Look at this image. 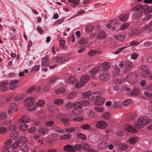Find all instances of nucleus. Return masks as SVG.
Instances as JSON below:
<instances>
[{
    "mask_svg": "<svg viewBox=\"0 0 152 152\" xmlns=\"http://www.w3.org/2000/svg\"><path fill=\"white\" fill-rule=\"evenodd\" d=\"M114 37L117 39L122 41L125 38V36L123 34H118L115 36Z\"/></svg>",
    "mask_w": 152,
    "mask_h": 152,
    "instance_id": "27",
    "label": "nucleus"
},
{
    "mask_svg": "<svg viewBox=\"0 0 152 152\" xmlns=\"http://www.w3.org/2000/svg\"><path fill=\"white\" fill-rule=\"evenodd\" d=\"M134 118V115L132 114H129L128 115L127 117H126V120L128 121H132L133 120Z\"/></svg>",
    "mask_w": 152,
    "mask_h": 152,
    "instance_id": "61",
    "label": "nucleus"
},
{
    "mask_svg": "<svg viewBox=\"0 0 152 152\" xmlns=\"http://www.w3.org/2000/svg\"><path fill=\"white\" fill-rule=\"evenodd\" d=\"M29 120V119L26 116L24 115L21 117L19 120V121L23 123H26L28 122Z\"/></svg>",
    "mask_w": 152,
    "mask_h": 152,
    "instance_id": "22",
    "label": "nucleus"
},
{
    "mask_svg": "<svg viewBox=\"0 0 152 152\" xmlns=\"http://www.w3.org/2000/svg\"><path fill=\"white\" fill-rule=\"evenodd\" d=\"M125 66L126 68V69L123 71V73H125L127 72L128 71L131 69L132 68L133 64L132 62L128 60H126L125 61Z\"/></svg>",
    "mask_w": 152,
    "mask_h": 152,
    "instance_id": "7",
    "label": "nucleus"
},
{
    "mask_svg": "<svg viewBox=\"0 0 152 152\" xmlns=\"http://www.w3.org/2000/svg\"><path fill=\"white\" fill-rule=\"evenodd\" d=\"M48 110L49 112H53L55 111L58 110V108L56 106L51 105L49 107Z\"/></svg>",
    "mask_w": 152,
    "mask_h": 152,
    "instance_id": "29",
    "label": "nucleus"
},
{
    "mask_svg": "<svg viewBox=\"0 0 152 152\" xmlns=\"http://www.w3.org/2000/svg\"><path fill=\"white\" fill-rule=\"evenodd\" d=\"M5 113L3 112L0 113V120H3L5 119L7 117Z\"/></svg>",
    "mask_w": 152,
    "mask_h": 152,
    "instance_id": "62",
    "label": "nucleus"
},
{
    "mask_svg": "<svg viewBox=\"0 0 152 152\" xmlns=\"http://www.w3.org/2000/svg\"><path fill=\"white\" fill-rule=\"evenodd\" d=\"M88 139L89 141L92 143H96L98 142L96 138L92 134H91L89 136Z\"/></svg>",
    "mask_w": 152,
    "mask_h": 152,
    "instance_id": "19",
    "label": "nucleus"
},
{
    "mask_svg": "<svg viewBox=\"0 0 152 152\" xmlns=\"http://www.w3.org/2000/svg\"><path fill=\"white\" fill-rule=\"evenodd\" d=\"M72 121L79 122H81L83 121V117L80 116L72 118Z\"/></svg>",
    "mask_w": 152,
    "mask_h": 152,
    "instance_id": "38",
    "label": "nucleus"
},
{
    "mask_svg": "<svg viewBox=\"0 0 152 152\" xmlns=\"http://www.w3.org/2000/svg\"><path fill=\"white\" fill-rule=\"evenodd\" d=\"M55 92L57 94H59L61 93H62V95L63 96H64L66 94V93L65 92V89L63 88L57 89L56 90Z\"/></svg>",
    "mask_w": 152,
    "mask_h": 152,
    "instance_id": "30",
    "label": "nucleus"
},
{
    "mask_svg": "<svg viewBox=\"0 0 152 152\" xmlns=\"http://www.w3.org/2000/svg\"><path fill=\"white\" fill-rule=\"evenodd\" d=\"M97 114L96 113H94L93 111L90 110L89 111L88 115L90 117H96Z\"/></svg>",
    "mask_w": 152,
    "mask_h": 152,
    "instance_id": "41",
    "label": "nucleus"
},
{
    "mask_svg": "<svg viewBox=\"0 0 152 152\" xmlns=\"http://www.w3.org/2000/svg\"><path fill=\"white\" fill-rule=\"evenodd\" d=\"M52 129L54 130V132L59 133L61 134H63L64 133V130L61 129L60 127L57 126H53Z\"/></svg>",
    "mask_w": 152,
    "mask_h": 152,
    "instance_id": "17",
    "label": "nucleus"
},
{
    "mask_svg": "<svg viewBox=\"0 0 152 152\" xmlns=\"http://www.w3.org/2000/svg\"><path fill=\"white\" fill-rule=\"evenodd\" d=\"M145 10V12L146 13H149L152 12V7H151L147 6L145 9L144 8Z\"/></svg>",
    "mask_w": 152,
    "mask_h": 152,
    "instance_id": "55",
    "label": "nucleus"
},
{
    "mask_svg": "<svg viewBox=\"0 0 152 152\" xmlns=\"http://www.w3.org/2000/svg\"><path fill=\"white\" fill-rule=\"evenodd\" d=\"M75 104L73 103L69 102L65 104V107L67 109H69L72 108H74Z\"/></svg>",
    "mask_w": 152,
    "mask_h": 152,
    "instance_id": "39",
    "label": "nucleus"
},
{
    "mask_svg": "<svg viewBox=\"0 0 152 152\" xmlns=\"http://www.w3.org/2000/svg\"><path fill=\"white\" fill-rule=\"evenodd\" d=\"M71 137V135L69 134H66L61 136V139L62 140H65L70 139Z\"/></svg>",
    "mask_w": 152,
    "mask_h": 152,
    "instance_id": "45",
    "label": "nucleus"
},
{
    "mask_svg": "<svg viewBox=\"0 0 152 152\" xmlns=\"http://www.w3.org/2000/svg\"><path fill=\"white\" fill-rule=\"evenodd\" d=\"M57 79V77L55 76L52 77L50 78L49 79V82L50 83H53L55 82Z\"/></svg>",
    "mask_w": 152,
    "mask_h": 152,
    "instance_id": "64",
    "label": "nucleus"
},
{
    "mask_svg": "<svg viewBox=\"0 0 152 152\" xmlns=\"http://www.w3.org/2000/svg\"><path fill=\"white\" fill-rule=\"evenodd\" d=\"M48 129L47 127H44L41 128L39 131V133L42 134H44L47 133L48 131Z\"/></svg>",
    "mask_w": 152,
    "mask_h": 152,
    "instance_id": "33",
    "label": "nucleus"
},
{
    "mask_svg": "<svg viewBox=\"0 0 152 152\" xmlns=\"http://www.w3.org/2000/svg\"><path fill=\"white\" fill-rule=\"evenodd\" d=\"M76 150H78L80 149L88 150L90 149V146L87 143H83L81 144H77L75 145Z\"/></svg>",
    "mask_w": 152,
    "mask_h": 152,
    "instance_id": "6",
    "label": "nucleus"
},
{
    "mask_svg": "<svg viewBox=\"0 0 152 152\" xmlns=\"http://www.w3.org/2000/svg\"><path fill=\"white\" fill-rule=\"evenodd\" d=\"M75 149V146L73 147L69 145H66L64 148V150L69 152H74Z\"/></svg>",
    "mask_w": 152,
    "mask_h": 152,
    "instance_id": "14",
    "label": "nucleus"
},
{
    "mask_svg": "<svg viewBox=\"0 0 152 152\" xmlns=\"http://www.w3.org/2000/svg\"><path fill=\"white\" fill-rule=\"evenodd\" d=\"M109 77V74L108 73H103L99 76V79L101 81L105 82L108 80Z\"/></svg>",
    "mask_w": 152,
    "mask_h": 152,
    "instance_id": "8",
    "label": "nucleus"
},
{
    "mask_svg": "<svg viewBox=\"0 0 152 152\" xmlns=\"http://www.w3.org/2000/svg\"><path fill=\"white\" fill-rule=\"evenodd\" d=\"M128 18V16L126 15H121L119 17V20L122 21H126Z\"/></svg>",
    "mask_w": 152,
    "mask_h": 152,
    "instance_id": "37",
    "label": "nucleus"
},
{
    "mask_svg": "<svg viewBox=\"0 0 152 152\" xmlns=\"http://www.w3.org/2000/svg\"><path fill=\"white\" fill-rule=\"evenodd\" d=\"M96 126L99 129H104L107 126V124L104 121H100L97 122Z\"/></svg>",
    "mask_w": 152,
    "mask_h": 152,
    "instance_id": "15",
    "label": "nucleus"
},
{
    "mask_svg": "<svg viewBox=\"0 0 152 152\" xmlns=\"http://www.w3.org/2000/svg\"><path fill=\"white\" fill-rule=\"evenodd\" d=\"M149 122V120L146 118L141 117L138 119L137 122L134 124V126L136 129H140L142 127L143 125L148 124Z\"/></svg>",
    "mask_w": 152,
    "mask_h": 152,
    "instance_id": "1",
    "label": "nucleus"
},
{
    "mask_svg": "<svg viewBox=\"0 0 152 152\" xmlns=\"http://www.w3.org/2000/svg\"><path fill=\"white\" fill-rule=\"evenodd\" d=\"M76 93L75 92H72L69 94L67 96V98L69 99H71L75 96Z\"/></svg>",
    "mask_w": 152,
    "mask_h": 152,
    "instance_id": "47",
    "label": "nucleus"
},
{
    "mask_svg": "<svg viewBox=\"0 0 152 152\" xmlns=\"http://www.w3.org/2000/svg\"><path fill=\"white\" fill-rule=\"evenodd\" d=\"M28 126L27 124L24 123H21L19 126V129L22 131H25L27 129Z\"/></svg>",
    "mask_w": 152,
    "mask_h": 152,
    "instance_id": "32",
    "label": "nucleus"
},
{
    "mask_svg": "<svg viewBox=\"0 0 152 152\" xmlns=\"http://www.w3.org/2000/svg\"><path fill=\"white\" fill-rule=\"evenodd\" d=\"M108 146V144L105 142H102L99 143L97 145L98 148L103 149L106 148Z\"/></svg>",
    "mask_w": 152,
    "mask_h": 152,
    "instance_id": "20",
    "label": "nucleus"
},
{
    "mask_svg": "<svg viewBox=\"0 0 152 152\" xmlns=\"http://www.w3.org/2000/svg\"><path fill=\"white\" fill-rule=\"evenodd\" d=\"M88 41V38H82L80 40L79 43L80 44L84 45L86 44Z\"/></svg>",
    "mask_w": 152,
    "mask_h": 152,
    "instance_id": "35",
    "label": "nucleus"
},
{
    "mask_svg": "<svg viewBox=\"0 0 152 152\" xmlns=\"http://www.w3.org/2000/svg\"><path fill=\"white\" fill-rule=\"evenodd\" d=\"M138 78L137 74L135 72H133L127 76L126 80L129 83L132 85L137 82Z\"/></svg>",
    "mask_w": 152,
    "mask_h": 152,
    "instance_id": "2",
    "label": "nucleus"
},
{
    "mask_svg": "<svg viewBox=\"0 0 152 152\" xmlns=\"http://www.w3.org/2000/svg\"><path fill=\"white\" fill-rule=\"evenodd\" d=\"M17 128L16 125H12L9 126V129L11 131H14L16 130Z\"/></svg>",
    "mask_w": 152,
    "mask_h": 152,
    "instance_id": "51",
    "label": "nucleus"
},
{
    "mask_svg": "<svg viewBox=\"0 0 152 152\" xmlns=\"http://www.w3.org/2000/svg\"><path fill=\"white\" fill-rule=\"evenodd\" d=\"M117 134L118 136H122L124 134V132L123 130L120 129H119L117 131Z\"/></svg>",
    "mask_w": 152,
    "mask_h": 152,
    "instance_id": "59",
    "label": "nucleus"
},
{
    "mask_svg": "<svg viewBox=\"0 0 152 152\" xmlns=\"http://www.w3.org/2000/svg\"><path fill=\"white\" fill-rule=\"evenodd\" d=\"M127 146L125 144H122L120 145V148L121 150H124L127 148Z\"/></svg>",
    "mask_w": 152,
    "mask_h": 152,
    "instance_id": "58",
    "label": "nucleus"
},
{
    "mask_svg": "<svg viewBox=\"0 0 152 152\" xmlns=\"http://www.w3.org/2000/svg\"><path fill=\"white\" fill-rule=\"evenodd\" d=\"M141 69L142 71L146 72H148L149 70L148 67L144 65H143L141 66Z\"/></svg>",
    "mask_w": 152,
    "mask_h": 152,
    "instance_id": "52",
    "label": "nucleus"
},
{
    "mask_svg": "<svg viewBox=\"0 0 152 152\" xmlns=\"http://www.w3.org/2000/svg\"><path fill=\"white\" fill-rule=\"evenodd\" d=\"M96 36L99 39H103L106 37V35L105 32L101 31L98 33Z\"/></svg>",
    "mask_w": 152,
    "mask_h": 152,
    "instance_id": "18",
    "label": "nucleus"
},
{
    "mask_svg": "<svg viewBox=\"0 0 152 152\" xmlns=\"http://www.w3.org/2000/svg\"><path fill=\"white\" fill-rule=\"evenodd\" d=\"M124 129L126 131L130 133H136L137 132V130L132 126L128 124H126L124 126Z\"/></svg>",
    "mask_w": 152,
    "mask_h": 152,
    "instance_id": "9",
    "label": "nucleus"
},
{
    "mask_svg": "<svg viewBox=\"0 0 152 152\" xmlns=\"http://www.w3.org/2000/svg\"><path fill=\"white\" fill-rule=\"evenodd\" d=\"M18 141L20 143V142H22V143H25L27 142V139L26 138L24 137H20L18 138Z\"/></svg>",
    "mask_w": 152,
    "mask_h": 152,
    "instance_id": "36",
    "label": "nucleus"
},
{
    "mask_svg": "<svg viewBox=\"0 0 152 152\" xmlns=\"http://www.w3.org/2000/svg\"><path fill=\"white\" fill-rule=\"evenodd\" d=\"M20 148L24 152H27L28 149V146L26 144H23L20 145Z\"/></svg>",
    "mask_w": 152,
    "mask_h": 152,
    "instance_id": "25",
    "label": "nucleus"
},
{
    "mask_svg": "<svg viewBox=\"0 0 152 152\" xmlns=\"http://www.w3.org/2000/svg\"><path fill=\"white\" fill-rule=\"evenodd\" d=\"M68 81L70 83L73 84L77 82V80L75 77L74 76H71L68 78Z\"/></svg>",
    "mask_w": 152,
    "mask_h": 152,
    "instance_id": "26",
    "label": "nucleus"
},
{
    "mask_svg": "<svg viewBox=\"0 0 152 152\" xmlns=\"http://www.w3.org/2000/svg\"><path fill=\"white\" fill-rule=\"evenodd\" d=\"M90 126L88 124H84L81 126V128L84 130H87L89 129Z\"/></svg>",
    "mask_w": 152,
    "mask_h": 152,
    "instance_id": "57",
    "label": "nucleus"
},
{
    "mask_svg": "<svg viewBox=\"0 0 152 152\" xmlns=\"http://www.w3.org/2000/svg\"><path fill=\"white\" fill-rule=\"evenodd\" d=\"M77 136L79 138L83 140H85L86 139V136L83 134L78 133L77 134Z\"/></svg>",
    "mask_w": 152,
    "mask_h": 152,
    "instance_id": "48",
    "label": "nucleus"
},
{
    "mask_svg": "<svg viewBox=\"0 0 152 152\" xmlns=\"http://www.w3.org/2000/svg\"><path fill=\"white\" fill-rule=\"evenodd\" d=\"M18 135V132L15 131L12 132L11 134V137L12 139H15Z\"/></svg>",
    "mask_w": 152,
    "mask_h": 152,
    "instance_id": "46",
    "label": "nucleus"
},
{
    "mask_svg": "<svg viewBox=\"0 0 152 152\" xmlns=\"http://www.w3.org/2000/svg\"><path fill=\"white\" fill-rule=\"evenodd\" d=\"M91 95V92L89 91H88L86 92H84L82 94V96L83 98H89L90 96Z\"/></svg>",
    "mask_w": 152,
    "mask_h": 152,
    "instance_id": "34",
    "label": "nucleus"
},
{
    "mask_svg": "<svg viewBox=\"0 0 152 152\" xmlns=\"http://www.w3.org/2000/svg\"><path fill=\"white\" fill-rule=\"evenodd\" d=\"M109 22L110 23L112 26L114 25L119 23V20L116 19L113 20Z\"/></svg>",
    "mask_w": 152,
    "mask_h": 152,
    "instance_id": "56",
    "label": "nucleus"
},
{
    "mask_svg": "<svg viewBox=\"0 0 152 152\" xmlns=\"http://www.w3.org/2000/svg\"><path fill=\"white\" fill-rule=\"evenodd\" d=\"M45 104V102L43 100H39V101L37 103L35 104V105L36 107H42Z\"/></svg>",
    "mask_w": 152,
    "mask_h": 152,
    "instance_id": "43",
    "label": "nucleus"
},
{
    "mask_svg": "<svg viewBox=\"0 0 152 152\" xmlns=\"http://www.w3.org/2000/svg\"><path fill=\"white\" fill-rule=\"evenodd\" d=\"M93 29V26L91 25L88 26L86 29V31L87 32H91Z\"/></svg>",
    "mask_w": 152,
    "mask_h": 152,
    "instance_id": "63",
    "label": "nucleus"
},
{
    "mask_svg": "<svg viewBox=\"0 0 152 152\" xmlns=\"http://www.w3.org/2000/svg\"><path fill=\"white\" fill-rule=\"evenodd\" d=\"M54 103L56 105H60L63 103L64 100L61 99H56L54 101Z\"/></svg>",
    "mask_w": 152,
    "mask_h": 152,
    "instance_id": "40",
    "label": "nucleus"
},
{
    "mask_svg": "<svg viewBox=\"0 0 152 152\" xmlns=\"http://www.w3.org/2000/svg\"><path fill=\"white\" fill-rule=\"evenodd\" d=\"M143 7L142 4H139L133 8L132 9V10L133 11H138L142 8L143 9Z\"/></svg>",
    "mask_w": 152,
    "mask_h": 152,
    "instance_id": "44",
    "label": "nucleus"
},
{
    "mask_svg": "<svg viewBox=\"0 0 152 152\" xmlns=\"http://www.w3.org/2000/svg\"><path fill=\"white\" fill-rule=\"evenodd\" d=\"M144 76L148 78L149 80H152V73L149 72H145L144 74Z\"/></svg>",
    "mask_w": 152,
    "mask_h": 152,
    "instance_id": "31",
    "label": "nucleus"
},
{
    "mask_svg": "<svg viewBox=\"0 0 152 152\" xmlns=\"http://www.w3.org/2000/svg\"><path fill=\"white\" fill-rule=\"evenodd\" d=\"M105 101L104 99L102 97L98 98L94 101L95 104L97 105H100L102 104Z\"/></svg>",
    "mask_w": 152,
    "mask_h": 152,
    "instance_id": "16",
    "label": "nucleus"
},
{
    "mask_svg": "<svg viewBox=\"0 0 152 152\" xmlns=\"http://www.w3.org/2000/svg\"><path fill=\"white\" fill-rule=\"evenodd\" d=\"M140 43L137 41H132L130 43V45L131 46H137V45H139Z\"/></svg>",
    "mask_w": 152,
    "mask_h": 152,
    "instance_id": "60",
    "label": "nucleus"
},
{
    "mask_svg": "<svg viewBox=\"0 0 152 152\" xmlns=\"http://www.w3.org/2000/svg\"><path fill=\"white\" fill-rule=\"evenodd\" d=\"M132 102V100L130 99H127L125 100L123 103V105L125 106H127L130 104Z\"/></svg>",
    "mask_w": 152,
    "mask_h": 152,
    "instance_id": "49",
    "label": "nucleus"
},
{
    "mask_svg": "<svg viewBox=\"0 0 152 152\" xmlns=\"http://www.w3.org/2000/svg\"><path fill=\"white\" fill-rule=\"evenodd\" d=\"M89 77L87 75H85L82 76L80 79V82H78L76 84L75 87H80L84 86L86 83L89 81Z\"/></svg>",
    "mask_w": 152,
    "mask_h": 152,
    "instance_id": "4",
    "label": "nucleus"
},
{
    "mask_svg": "<svg viewBox=\"0 0 152 152\" xmlns=\"http://www.w3.org/2000/svg\"><path fill=\"white\" fill-rule=\"evenodd\" d=\"M17 106L14 103L11 104L10 106V108L8 111L9 113H10L12 111H16Z\"/></svg>",
    "mask_w": 152,
    "mask_h": 152,
    "instance_id": "21",
    "label": "nucleus"
},
{
    "mask_svg": "<svg viewBox=\"0 0 152 152\" xmlns=\"http://www.w3.org/2000/svg\"><path fill=\"white\" fill-rule=\"evenodd\" d=\"M101 95V94L99 92H94L90 96L88 99L91 101L94 100V99L99 97Z\"/></svg>",
    "mask_w": 152,
    "mask_h": 152,
    "instance_id": "12",
    "label": "nucleus"
},
{
    "mask_svg": "<svg viewBox=\"0 0 152 152\" xmlns=\"http://www.w3.org/2000/svg\"><path fill=\"white\" fill-rule=\"evenodd\" d=\"M34 100V98L31 97L26 99L24 102L26 106L30 107L28 110L31 111H34L36 108L35 105L33 104Z\"/></svg>",
    "mask_w": 152,
    "mask_h": 152,
    "instance_id": "3",
    "label": "nucleus"
},
{
    "mask_svg": "<svg viewBox=\"0 0 152 152\" xmlns=\"http://www.w3.org/2000/svg\"><path fill=\"white\" fill-rule=\"evenodd\" d=\"M48 60L47 59L43 58L42 59V65L44 66H48Z\"/></svg>",
    "mask_w": 152,
    "mask_h": 152,
    "instance_id": "42",
    "label": "nucleus"
},
{
    "mask_svg": "<svg viewBox=\"0 0 152 152\" xmlns=\"http://www.w3.org/2000/svg\"><path fill=\"white\" fill-rule=\"evenodd\" d=\"M74 109L72 111L73 114L75 115H79L82 112L83 110L81 109V107L75 105V104L74 105Z\"/></svg>",
    "mask_w": 152,
    "mask_h": 152,
    "instance_id": "11",
    "label": "nucleus"
},
{
    "mask_svg": "<svg viewBox=\"0 0 152 152\" xmlns=\"http://www.w3.org/2000/svg\"><path fill=\"white\" fill-rule=\"evenodd\" d=\"M138 138L134 137L132 138L130 140V142L131 144H134L137 141Z\"/></svg>",
    "mask_w": 152,
    "mask_h": 152,
    "instance_id": "53",
    "label": "nucleus"
},
{
    "mask_svg": "<svg viewBox=\"0 0 152 152\" xmlns=\"http://www.w3.org/2000/svg\"><path fill=\"white\" fill-rule=\"evenodd\" d=\"M110 67V65L108 62H105L100 64L98 67L99 71H107Z\"/></svg>",
    "mask_w": 152,
    "mask_h": 152,
    "instance_id": "5",
    "label": "nucleus"
},
{
    "mask_svg": "<svg viewBox=\"0 0 152 152\" xmlns=\"http://www.w3.org/2000/svg\"><path fill=\"white\" fill-rule=\"evenodd\" d=\"M75 128L73 127H70L69 128H65V131L67 132L70 133L72 132L75 131Z\"/></svg>",
    "mask_w": 152,
    "mask_h": 152,
    "instance_id": "50",
    "label": "nucleus"
},
{
    "mask_svg": "<svg viewBox=\"0 0 152 152\" xmlns=\"http://www.w3.org/2000/svg\"><path fill=\"white\" fill-rule=\"evenodd\" d=\"M151 27H152V20L151 21L150 23L142 26L141 28V30L143 31H145Z\"/></svg>",
    "mask_w": 152,
    "mask_h": 152,
    "instance_id": "24",
    "label": "nucleus"
},
{
    "mask_svg": "<svg viewBox=\"0 0 152 152\" xmlns=\"http://www.w3.org/2000/svg\"><path fill=\"white\" fill-rule=\"evenodd\" d=\"M89 104V102L86 100H84L80 102H77L75 103V106L80 107L81 108L83 106H88Z\"/></svg>",
    "mask_w": 152,
    "mask_h": 152,
    "instance_id": "13",
    "label": "nucleus"
},
{
    "mask_svg": "<svg viewBox=\"0 0 152 152\" xmlns=\"http://www.w3.org/2000/svg\"><path fill=\"white\" fill-rule=\"evenodd\" d=\"M61 121L65 125L67 126L69 124L68 122L70 119L66 118V116L64 115L61 114L59 116Z\"/></svg>",
    "mask_w": 152,
    "mask_h": 152,
    "instance_id": "10",
    "label": "nucleus"
},
{
    "mask_svg": "<svg viewBox=\"0 0 152 152\" xmlns=\"http://www.w3.org/2000/svg\"><path fill=\"white\" fill-rule=\"evenodd\" d=\"M140 94V90L137 89H134L130 93V95L132 96H137Z\"/></svg>",
    "mask_w": 152,
    "mask_h": 152,
    "instance_id": "23",
    "label": "nucleus"
},
{
    "mask_svg": "<svg viewBox=\"0 0 152 152\" xmlns=\"http://www.w3.org/2000/svg\"><path fill=\"white\" fill-rule=\"evenodd\" d=\"M129 26V23H124L121 26V30H124L127 28Z\"/></svg>",
    "mask_w": 152,
    "mask_h": 152,
    "instance_id": "54",
    "label": "nucleus"
},
{
    "mask_svg": "<svg viewBox=\"0 0 152 152\" xmlns=\"http://www.w3.org/2000/svg\"><path fill=\"white\" fill-rule=\"evenodd\" d=\"M68 60V58L67 57H61L56 58V61L58 63H61L66 61Z\"/></svg>",
    "mask_w": 152,
    "mask_h": 152,
    "instance_id": "28",
    "label": "nucleus"
}]
</instances>
